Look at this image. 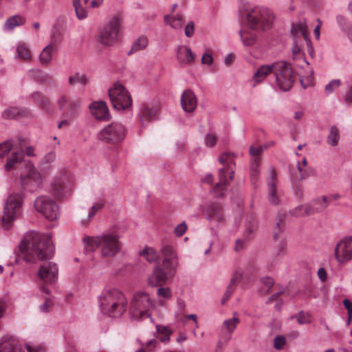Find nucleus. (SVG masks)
<instances>
[{"mask_svg":"<svg viewBox=\"0 0 352 352\" xmlns=\"http://www.w3.org/2000/svg\"><path fill=\"white\" fill-rule=\"evenodd\" d=\"M24 152L22 144L15 150H13L8 157L4 165L6 171H10L16 168L23 161Z\"/></svg>","mask_w":352,"mask_h":352,"instance_id":"nucleus-23","label":"nucleus"},{"mask_svg":"<svg viewBox=\"0 0 352 352\" xmlns=\"http://www.w3.org/2000/svg\"><path fill=\"white\" fill-rule=\"evenodd\" d=\"M88 251L100 248L103 258H112L118 254L122 248L120 236L116 232H107L97 236H87L83 239Z\"/></svg>","mask_w":352,"mask_h":352,"instance_id":"nucleus-3","label":"nucleus"},{"mask_svg":"<svg viewBox=\"0 0 352 352\" xmlns=\"http://www.w3.org/2000/svg\"><path fill=\"white\" fill-rule=\"evenodd\" d=\"M161 252L163 256V267L170 274H175L178 265V257L175 247L170 244H164Z\"/></svg>","mask_w":352,"mask_h":352,"instance_id":"nucleus-17","label":"nucleus"},{"mask_svg":"<svg viewBox=\"0 0 352 352\" xmlns=\"http://www.w3.org/2000/svg\"><path fill=\"white\" fill-rule=\"evenodd\" d=\"M157 341L156 340H151L146 345L138 350L137 352H151L156 346Z\"/></svg>","mask_w":352,"mask_h":352,"instance_id":"nucleus-57","label":"nucleus"},{"mask_svg":"<svg viewBox=\"0 0 352 352\" xmlns=\"http://www.w3.org/2000/svg\"><path fill=\"white\" fill-rule=\"evenodd\" d=\"M234 155L228 152L222 153L219 157V162L223 167L219 170V182L214 184L211 190V192L217 198L226 197L227 187L234 177Z\"/></svg>","mask_w":352,"mask_h":352,"instance_id":"nucleus-6","label":"nucleus"},{"mask_svg":"<svg viewBox=\"0 0 352 352\" xmlns=\"http://www.w3.org/2000/svg\"><path fill=\"white\" fill-rule=\"evenodd\" d=\"M23 22V19L21 17L19 16H14L8 19L5 25L6 28L10 30L22 24Z\"/></svg>","mask_w":352,"mask_h":352,"instance_id":"nucleus-48","label":"nucleus"},{"mask_svg":"<svg viewBox=\"0 0 352 352\" xmlns=\"http://www.w3.org/2000/svg\"><path fill=\"white\" fill-rule=\"evenodd\" d=\"M34 208L50 221L56 220L59 216L58 204L52 198L46 195H41L36 199Z\"/></svg>","mask_w":352,"mask_h":352,"instance_id":"nucleus-13","label":"nucleus"},{"mask_svg":"<svg viewBox=\"0 0 352 352\" xmlns=\"http://www.w3.org/2000/svg\"><path fill=\"white\" fill-rule=\"evenodd\" d=\"M102 311L112 318L121 316L126 310L127 300L125 295L118 289H105L100 297Z\"/></svg>","mask_w":352,"mask_h":352,"instance_id":"nucleus-5","label":"nucleus"},{"mask_svg":"<svg viewBox=\"0 0 352 352\" xmlns=\"http://www.w3.org/2000/svg\"><path fill=\"white\" fill-rule=\"evenodd\" d=\"M217 141V135L213 133H208L206 135L205 137V144L208 147H212L214 146Z\"/></svg>","mask_w":352,"mask_h":352,"instance_id":"nucleus-52","label":"nucleus"},{"mask_svg":"<svg viewBox=\"0 0 352 352\" xmlns=\"http://www.w3.org/2000/svg\"><path fill=\"white\" fill-rule=\"evenodd\" d=\"M260 158H252L250 162V176L253 182H256L258 178L260 170Z\"/></svg>","mask_w":352,"mask_h":352,"instance_id":"nucleus-39","label":"nucleus"},{"mask_svg":"<svg viewBox=\"0 0 352 352\" xmlns=\"http://www.w3.org/2000/svg\"><path fill=\"white\" fill-rule=\"evenodd\" d=\"M173 276L174 274H170L163 265H157L148 278V285L151 287L162 286Z\"/></svg>","mask_w":352,"mask_h":352,"instance_id":"nucleus-20","label":"nucleus"},{"mask_svg":"<svg viewBox=\"0 0 352 352\" xmlns=\"http://www.w3.org/2000/svg\"><path fill=\"white\" fill-rule=\"evenodd\" d=\"M195 57V54L189 47L184 45L178 47L177 50V58L180 63L184 65L192 64Z\"/></svg>","mask_w":352,"mask_h":352,"instance_id":"nucleus-28","label":"nucleus"},{"mask_svg":"<svg viewBox=\"0 0 352 352\" xmlns=\"http://www.w3.org/2000/svg\"><path fill=\"white\" fill-rule=\"evenodd\" d=\"M323 201V204H321V207L316 208L311 204L302 205L305 216V215H307V216L311 215V214H314L315 213L319 212L324 210L327 207V205H328L327 197L323 196L321 198L316 199L314 201V203H316L317 201Z\"/></svg>","mask_w":352,"mask_h":352,"instance_id":"nucleus-33","label":"nucleus"},{"mask_svg":"<svg viewBox=\"0 0 352 352\" xmlns=\"http://www.w3.org/2000/svg\"><path fill=\"white\" fill-rule=\"evenodd\" d=\"M25 348L28 352H45V349L42 346H32L26 344Z\"/></svg>","mask_w":352,"mask_h":352,"instance_id":"nucleus-64","label":"nucleus"},{"mask_svg":"<svg viewBox=\"0 0 352 352\" xmlns=\"http://www.w3.org/2000/svg\"><path fill=\"white\" fill-rule=\"evenodd\" d=\"M313 70L310 69L307 74L299 73L300 81L304 89L313 85Z\"/></svg>","mask_w":352,"mask_h":352,"instance_id":"nucleus-43","label":"nucleus"},{"mask_svg":"<svg viewBox=\"0 0 352 352\" xmlns=\"http://www.w3.org/2000/svg\"><path fill=\"white\" fill-rule=\"evenodd\" d=\"M126 135V129L122 123L112 122L98 133V138L103 142L117 145L122 142Z\"/></svg>","mask_w":352,"mask_h":352,"instance_id":"nucleus-10","label":"nucleus"},{"mask_svg":"<svg viewBox=\"0 0 352 352\" xmlns=\"http://www.w3.org/2000/svg\"><path fill=\"white\" fill-rule=\"evenodd\" d=\"M51 43L46 46L40 55V60L43 64H48L52 60V53L56 48V43L60 41V33L53 32L51 37Z\"/></svg>","mask_w":352,"mask_h":352,"instance_id":"nucleus-25","label":"nucleus"},{"mask_svg":"<svg viewBox=\"0 0 352 352\" xmlns=\"http://www.w3.org/2000/svg\"><path fill=\"white\" fill-rule=\"evenodd\" d=\"M257 32H243V45L250 46L254 44L257 40Z\"/></svg>","mask_w":352,"mask_h":352,"instance_id":"nucleus-46","label":"nucleus"},{"mask_svg":"<svg viewBox=\"0 0 352 352\" xmlns=\"http://www.w3.org/2000/svg\"><path fill=\"white\" fill-rule=\"evenodd\" d=\"M103 206H104V202L103 201H99V202L95 203L92 206V207L91 208V209H90V210L89 212L87 219L82 221V223L84 225H87L91 221V219L94 217L96 213L98 210L102 209L103 208Z\"/></svg>","mask_w":352,"mask_h":352,"instance_id":"nucleus-45","label":"nucleus"},{"mask_svg":"<svg viewBox=\"0 0 352 352\" xmlns=\"http://www.w3.org/2000/svg\"><path fill=\"white\" fill-rule=\"evenodd\" d=\"M68 82L69 85H74L76 83H80L81 85H85L88 82L87 78L80 73H76L74 75L70 76L68 79Z\"/></svg>","mask_w":352,"mask_h":352,"instance_id":"nucleus-44","label":"nucleus"},{"mask_svg":"<svg viewBox=\"0 0 352 352\" xmlns=\"http://www.w3.org/2000/svg\"><path fill=\"white\" fill-rule=\"evenodd\" d=\"M291 32L295 38L298 36L301 35L304 37L305 40L308 43V45H310V40L309 38L307 33V27L306 22L298 21L296 24H294L292 25Z\"/></svg>","mask_w":352,"mask_h":352,"instance_id":"nucleus-32","label":"nucleus"},{"mask_svg":"<svg viewBox=\"0 0 352 352\" xmlns=\"http://www.w3.org/2000/svg\"><path fill=\"white\" fill-rule=\"evenodd\" d=\"M339 140L340 134L338 129L335 126H331L327 136V143L332 146H336L338 145Z\"/></svg>","mask_w":352,"mask_h":352,"instance_id":"nucleus-41","label":"nucleus"},{"mask_svg":"<svg viewBox=\"0 0 352 352\" xmlns=\"http://www.w3.org/2000/svg\"><path fill=\"white\" fill-rule=\"evenodd\" d=\"M164 23L175 30L181 29L184 21L182 14H166L164 17Z\"/></svg>","mask_w":352,"mask_h":352,"instance_id":"nucleus-31","label":"nucleus"},{"mask_svg":"<svg viewBox=\"0 0 352 352\" xmlns=\"http://www.w3.org/2000/svg\"><path fill=\"white\" fill-rule=\"evenodd\" d=\"M81 103L79 98L67 94H62L57 100L58 108L65 111L71 116H74L78 113Z\"/></svg>","mask_w":352,"mask_h":352,"instance_id":"nucleus-18","label":"nucleus"},{"mask_svg":"<svg viewBox=\"0 0 352 352\" xmlns=\"http://www.w3.org/2000/svg\"><path fill=\"white\" fill-rule=\"evenodd\" d=\"M271 73L274 74L277 85L282 91H287L291 89L294 79L292 70L290 65L283 61L260 66L253 75L254 83L252 85L263 82Z\"/></svg>","mask_w":352,"mask_h":352,"instance_id":"nucleus-2","label":"nucleus"},{"mask_svg":"<svg viewBox=\"0 0 352 352\" xmlns=\"http://www.w3.org/2000/svg\"><path fill=\"white\" fill-rule=\"evenodd\" d=\"M21 144V142H17L13 140L0 143V159L7 158L13 150L16 149Z\"/></svg>","mask_w":352,"mask_h":352,"instance_id":"nucleus-30","label":"nucleus"},{"mask_svg":"<svg viewBox=\"0 0 352 352\" xmlns=\"http://www.w3.org/2000/svg\"><path fill=\"white\" fill-rule=\"evenodd\" d=\"M206 218L214 223H223L224 221V212L221 204L212 202L206 206L204 210Z\"/></svg>","mask_w":352,"mask_h":352,"instance_id":"nucleus-21","label":"nucleus"},{"mask_svg":"<svg viewBox=\"0 0 352 352\" xmlns=\"http://www.w3.org/2000/svg\"><path fill=\"white\" fill-rule=\"evenodd\" d=\"M148 45V38L145 36H141L133 42L131 50L128 52V54L131 55L132 54L144 50L147 47Z\"/></svg>","mask_w":352,"mask_h":352,"instance_id":"nucleus-35","label":"nucleus"},{"mask_svg":"<svg viewBox=\"0 0 352 352\" xmlns=\"http://www.w3.org/2000/svg\"><path fill=\"white\" fill-rule=\"evenodd\" d=\"M56 153L54 151H50L46 153L41 160L42 165H49L53 163L56 160Z\"/></svg>","mask_w":352,"mask_h":352,"instance_id":"nucleus-51","label":"nucleus"},{"mask_svg":"<svg viewBox=\"0 0 352 352\" xmlns=\"http://www.w3.org/2000/svg\"><path fill=\"white\" fill-rule=\"evenodd\" d=\"M58 267L56 264L49 262L41 265L38 276L45 285H52L58 278Z\"/></svg>","mask_w":352,"mask_h":352,"instance_id":"nucleus-19","label":"nucleus"},{"mask_svg":"<svg viewBox=\"0 0 352 352\" xmlns=\"http://www.w3.org/2000/svg\"><path fill=\"white\" fill-rule=\"evenodd\" d=\"M242 277V274L241 273L240 270H236L232 277L231 281L228 287V289L221 299V303L225 304L230 296L234 292L235 287L236 285L240 283Z\"/></svg>","mask_w":352,"mask_h":352,"instance_id":"nucleus-29","label":"nucleus"},{"mask_svg":"<svg viewBox=\"0 0 352 352\" xmlns=\"http://www.w3.org/2000/svg\"><path fill=\"white\" fill-rule=\"evenodd\" d=\"M256 223L254 221L250 222L246 227L245 232H247V236H245L247 239L251 238V235L254 234L256 230Z\"/></svg>","mask_w":352,"mask_h":352,"instance_id":"nucleus-62","label":"nucleus"},{"mask_svg":"<svg viewBox=\"0 0 352 352\" xmlns=\"http://www.w3.org/2000/svg\"><path fill=\"white\" fill-rule=\"evenodd\" d=\"M20 181L25 190L33 192L41 187L43 179L40 172L32 164L29 163L26 165L25 173L21 175Z\"/></svg>","mask_w":352,"mask_h":352,"instance_id":"nucleus-14","label":"nucleus"},{"mask_svg":"<svg viewBox=\"0 0 352 352\" xmlns=\"http://www.w3.org/2000/svg\"><path fill=\"white\" fill-rule=\"evenodd\" d=\"M72 4L75 10L76 17L79 20H82L87 17V11L85 8L82 0H72Z\"/></svg>","mask_w":352,"mask_h":352,"instance_id":"nucleus-38","label":"nucleus"},{"mask_svg":"<svg viewBox=\"0 0 352 352\" xmlns=\"http://www.w3.org/2000/svg\"><path fill=\"white\" fill-rule=\"evenodd\" d=\"M335 258L340 263L352 260V236L341 239L335 247Z\"/></svg>","mask_w":352,"mask_h":352,"instance_id":"nucleus-16","label":"nucleus"},{"mask_svg":"<svg viewBox=\"0 0 352 352\" xmlns=\"http://www.w3.org/2000/svg\"><path fill=\"white\" fill-rule=\"evenodd\" d=\"M21 256L26 261L50 258L53 254V245L48 235L30 232L25 235L19 246Z\"/></svg>","mask_w":352,"mask_h":352,"instance_id":"nucleus-1","label":"nucleus"},{"mask_svg":"<svg viewBox=\"0 0 352 352\" xmlns=\"http://www.w3.org/2000/svg\"><path fill=\"white\" fill-rule=\"evenodd\" d=\"M286 344V339L283 336H276L274 338V348L276 349H282Z\"/></svg>","mask_w":352,"mask_h":352,"instance_id":"nucleus-58","label":"nucleus"},{"mask_svg":"<svg viewBox=\"0 0 352 352\" xmlns=\"http://www.w3.org/2000/svg\"><path fill=\"white\" fill-rule=\"evenodd\" d=\"M289 214L296 217H304L305 213L302 205H299L296 206L295 208L290 210L289 211Z\"/></svg>","mask_w":352,"mask_h":352,"instance_id":"nucleus-56","label":"nucleus"},{"mask_svg":"<svg viewBox=\"0 0 352 352\" xmlns=\"http://www.w3.org/2000/svg\"><path fill=\"white\" fill-rule=\"evenodd\" d=\"M74 188L73 175L67 170H62L53 179L51 192L57 200H63L71 195Z\"/></svg>","mask_w":352,"mask_h":352,"instance_id":"nucleus-8","label":"nucleus"},{"mask_svg":"<svg viewBox=\"0 0 352 352\" xmlns=\"http://www.w3.org/2000/svg\"><path fill=\"white\" fill-rule=\"evenodd\" d=\"M92 115L100 120H108L110 114L106 103L103 101L94 102L89 106Z\"/></svg>","mask_w":352,"mask_h":352,"instance_id":"nucleus-26","label":"nucleus"},{"mask_svg":"<svg viewBox=\"0 0 352 352\" xmlns=\"http://www.w3.org/2000/svg\"><path fill=\"white\" fill-rule=\"evenodd\" d=\"M53 306V302L50 298H45V302L40 306L42 311L48 312Z\"/></svg>","mask_w":352,"mask_h":352,"instance_id":"nucleus-63","label":"nucleus"},{"mask_svg":"<svg viewBox=\"0 0 352 352\" xmlns=\"http://www.w3.org/2000/svg\"><path fill=\"white\" fill-rule=\"evenodd\" d=\"M277 174L274 168H269V176L267 178V199L273 206H278L280 204L282 192L277 187Z\"/></svg>","mask_w":352,"mask_h":352,"instance_id":"nucleus-15","label":"nucleus"},{"mask_svg":"<svg viewBox=\"0 0 352 352\" xmlns=\"http://www.w3.org/2000/svg\"><path fill=\"white\" fill-rule=\"evenodd\" d=\"M343 304H344V307L347 310L348 319H347L346 324H347V325H349L352 319V303L349 300L344 299L343 301Z\"/></svg>","mask_w":352,"mask_h":352,"instance_id":"nucleus-59","label":"nucleus"},{"mask_svg":"<svg viewBox=\"0 0 352 352\" xmlns=\"http://www.w3.org/2000/svg\"><path fill=\"white\" fill-rule=\"evenodd\" d=\"M155 307L156 302L148 293L138 291L130 301L129 312L133 320H142L150 318Z\"/></svg>","mask_w":352,"mask_h":352,"instance_id":"nucleus-7","label":"nucleus"},{"mask_svg":"<svg viewBox=\"0 0 352 352\" xmlns=\"http://www.w3.org/2000/svg\"><path fill=\"white\" fill-rule=\"evenodd\" d=\"M340 85V80H333L325 86V91L327 94L331 93L336 88Z\"/></svg>","mask_w":352,"mask_h":352,"instance_id":"nucleus-55","label":"nucleus"},{"mask_svg":"<svg viewBox=\"0 0 352 352\" xmlns=\"http://www.w3.org/2000/svg\"><path fill=\"white\" fill-rule=\"evenodd\" d=\"M19 114L20 111L17 107H9L4 110L2 116L6 119H13L16 118Z\"/></svg>","mask_w":352,"mask_h":352,"instance_id":"nucleus-49","label":"nucleus"},{"mask_svg":"<svg viewBox=\"0 0 352 352\" xmlns=\"http://www.w3.org/2000/svg\"><path fill=\"white\" fill-rule=\"evenodd\" d=\"M287 214L283 211H280L276 217V226L274 232V239H278L279 235L283 232L285 228V220Z\"/></svg>","mask_w":352,"mask_h":352,"instance_id":"nucleus-36","label":"nucleus"},{"mask_svg":"<svg viewBox=\"0 0 352 352\" xmlns=\"http://www.w3.org/2000/svg\"><path fill=\"white\" fill-rule=\"evenodd\" d=\"M181 104L183 109L188 113L195 110L197 100L195 94L190 89L184 91L181 97Z\"/></svg>","mask_w":352,"mask_h":352,"instance_id":"nucleus-27","label":"nucleus"},{"mask_svg":"<svg viewBox=\"0 0 352 352\" xmlns=\"http://www.w3.org/2000/svg\"><path fill=\"white\" fill-rule=\"evenodd\" d=\"M120 36V19L118 16L112 17L101 29L99 42L106 46L116 44Z\"/></svg>","mask_w":352,"mask_h":352,"instance_id":"nucleus-11","label":"nucleus"},{"mask_svg":"<svg viewBox=\"0 0 352 352\" xmlns=\"http://www.w3.org/2000/svg\"><path fill=\"white\" fill-rule=\"evenodd\" d=\"M156 331L158 333V338L162 342H166L169 341L170 336L173 331L168 327L157 324L156 325Z\"/></svg>","mask_w":352,"mask_h":352,"instance_id":"nucleus-40","label":"nucleus"},{"mask_svg":"<svg viewBox=\"0 0 352 352\" xmlns=\"http://www.w3.org/2000/svg\"><path fill=\"white\" fill-rule=\"evenodd\" d=\"M19 341L13 336H5L0 340V352H23Z\"/></svg>","mask_w":352,"mask_h":352,"instance_id":"nucleus-24","label":"nucleus"},{"mask_svg":"<svg viewBox=\"0 0 352 352\" xmlns=\"http://www.w3.org/2000/svg\"><path fill=\"white\" fill-rule=\"evenodd\" d=\"M113 107L118 110H125L132 105V98L123 85L116 83L109 91Z\"/></svg>","mask_w":352,"mask_h":352,"instance_id":"nucleus-12","label":"nucleus"},{"mask_svg":"<svg viewBox=\"0 0 352 352\" xmlns=\"http://www.w3.org/2000/svg\"><path fill=\"white\" fill-rule=\"evenodd\" d=\"M275 19L274 12L267 8H243V24L253 31L265 32L270 30Z\"/></svg>","mask_w":352,"mask_h":352,"instance_id":"nucleus-4","label":"nucleus"},{"mask_svg":"<svg viewBox=\"0 0 352 352\" xmlns=\"http://www.w3.org/2000/svg\"><path fill=\"white\" fill-rule=\"evenodd\" d=\"M140 256L149 263L155 262L158 259L157 252L150 247H145L142 251H140Z\"/></svg>","mask_w":352,"mask_h":352,"instance_id":"nucleus-37","label":"nucleus"},{"mask_svg":"<svg viewBox=\"0 0 352 352\" xmlns=\"http://www.w3.org/2000/svg\"><path fill=\"white\" fill-rule=\"evenodd\" d=\"M261 283L262 285L263 286V292H267L274 285V280L271 277H264L261 279Z\"/></svg>","mask_w":352,"mask_h":352,"instance_id":"nucleus-53","label":"nucleus"},{"mask_svg":"<svg viewBox=\"0 0 352 352\" xmlns=\"http://www.w3.org/2000/svg\"><path fill=\"white\" fill-rule=\"evenodd\" d=\"M16 51L20 58L25 60L31 59V52L26 44L23 43H19L17 46Z\"/></svg>","mask_w":352,"mask_h":352,"instance_id":"nucleus-42","label":"nucleus"},{"mask_svg":"<svg viewBox=\"0 0 352 352\" xmlns=\"http://www.w3.org/2000/svg\"><path fill=\"white\" fill-rule=\"evenodd\" d=\"M295 318L299 324H309L311 322V315L307 312L300 311L295 316H292V318Z\"/></svg>","mask_w":352,"mask_h":352,"instance_id":"nucleus-47","label":"nucleus"},{"mask_svg":"<svg viewBox=\"0 0 352 352\" xmlns=\"http://www.w3.org/2000/svg\"><path fill=\"white\" fill-rule=\"evenodd\" d=\"M160 107L157 104L144 103L142 104L139 113V119L142 126L147 124L157 116Z\"/></svg>","mask_w":352,"mask_h":352,"instance_id":"nucleus-22","label":"nucleus"},{"mask_svg":"<svg viewBox=\"0 0 352 352\" xmlns=\"http://www.w3.org/2000/svg\"><path fill=\"white\" fill-rule=\"evenodd\" d=\"M156 294L158 297L156 305L162 307L166 306V301L172 298V291L168 287L159 286Z\"/></svg>","mask_w":352,"mask_h":352,"instance_id":"nucleus-34","label":"nucleus"},{"mask_svg":"<svg viewBox=\"0 0 352 352\" xmlns=\"http://www.w3.org/2000/svg\"><path fill=\"white\" fill-rule=\"evenodd\" d=\"M239 322V319L233 318L232 319L226 320L223 322V326L227 329L229 332H232L236 326V324Z\"/></svg>","mask_w":352,"mask_h":352,"instance_id":"nucleus-54","label":"nucleus"},{"mask_svg":"<svg viewBox=\"0 0 352 352\" xmlns=\"http://www.w3.org/2000/svg\"><path fill=\"white\" fill-rule=\"evenodd\" d=\"M184 32L186 36L192 37L195 32V23L192 21L188 22L185 27Z\"/></svg>","mask_w":352,"mask_h":352,"instance_id":"nucleus-61","label":"nucleus"},{"mask_svg":"<svg viewBox=\"0 0 352 352\" xmlns=\"http://www.w3.org/2000/svg\"><path fill=\"white\" fill-rule=\"evenodd\" d=\"M186 230L187 225L185 222H182L175 227L174 233L177 236H181L186 232Z\"/></svg>","mask_w":352,"mask_h":352,"instance_id":"nucleus-60","label":"nucleus"},{"mask_svg":"<svg viewBox=\"0 0 352 352\" xmlns=\"http://www.w3.org/2000/svg\"><path fill=\"white\" fill-rule=\"evenodd\" d=\"M23 197L20 193H12L9 195L3 208L1 223L4 229H10L14 221L21 214Z\"/></svg>","mask_w":352,"mask_h":352,"instance_id":"nucleus-9","label":"nucleus"},{"mask_svg":"<svg viewBox=\"0 0 352 352\" xmlns=\"http://www.w3.org/2000/svg\"><path fill=\"white\" fill-rule=\"evenodd\" d=\"M266 146H251L249 148L250 155H251L252 158L259 157L261 153H262L265 149H266Z\"/></svg>","mask_w":352,"mask_h":352,"instance_id":"nucleus-50","label":"nucleus"}]
</instances>
